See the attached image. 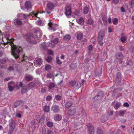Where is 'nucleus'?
<instances>
[{"label": "nucleus", "mask_w": 134, "mask_h": 134, "mask_svg": "<svg viewBox=\"0 0 134 134\" xmlns=\"http://www.w3.org/2000/svg\"><path fill=\"white\" fill-rule=\"evenodd\" d=\"M13 68L12 66H10L8 69V70L10 71L13 70Z\"/></svg>", "instance_id": "obj_59"}, {"label": "nucleus", "mask_w": 134, "mask_h": 134, "mask_svg": "<svg viewBox=\"0 0 134 134\" xmlns=\"http://www.w3.org/2000/svg\"><path fill=\"white\" fill-rule=\"evenodd\" d=\"M27 91V90L26 89H25V88H23V89L21 91V92L22 93H26V92Z\"/></svg>", "instance_id": "obj_52"}, {"label": "nucleus", "mask_w": 134, "mask_h": 134, "mask_svg": "<svg viewBox=\"0 0 134 134\" xmlns=\"http://www.w3.org/2000/svg\"><path fill=\"white\" fill-rule=\"evenodd\" d=\"M48 25L49 30L50 31L52 30L54 31L57 29L58 26V25L53 23L50 21H49V22L48 23Z\"/></svg>", "instance_id": "obj_3"}, {"label": "nucleus", "mask_w": 134, "mask_h": 134, "mask_svg": "<svg viewBox=\"0 0 134 134\" xmlns=\"http://www.w3.org/2000/svg\"><path fill=\"white\" fill-rule=\"evenodd\" d=\"M61 99L59 95H57L55 96V99L57 100H59Z\"/></svg>", "instance_id": "obj_43"}, {"label": "nucleus", "mask_w": 134, "mask_h": 134, "mask_svg": "<svg viewBox=\"0 0 134 134\" xmlns=\"http://www.w3.org/2000/svg\"><path fill=\"white\" fill-rule=\"evenodd\" d=\"M121 105V104L119 102H118L116 104L115 108L116 109H117Z\"/></svg>", "instance_id": "obj_41"}, {"label": "nucleus", "mask_w": 134, "mask_h": 134, "mask_svg": "<svg viewBox=\"0 0 134 134\" xmlns=\"http://www.w3.org/2000/svg\"><path fill=\"white\" fill-rule=\"evenodd\" d=\"M54 132L51 130H49L47 131L48 134H54Z\"/></svg>", "instance_id": "obj_46"}, {"label": "nucleus", "mask_w": 134, "mask_h": 134, "mask_svg": "<svg viewBox=\"0 0 134 134\" xmlns=\"http://www.w3.org/2000/svg\"><path fill=\"white\" fill-rule=\"evenodd\" d=\"M108 31L109 32H112V30L110 27H109L108 28Z\"/></svg>", "instance_id": "obj_61"}, {"label": "nucleus", "mask_w": 134, "mask_h": 134, "mask_svg": "<svg viewBox=\"0 0 134 134\" xmlns=\"http://www.w3.org/2000/svg\"><path fill=\"white\" fill-rule=\"evenodd\" d=\"M42 35V34L40 32H38L37 33L36 36H34V38L37 40H39L40 38Z\"/></svg>", "instance_id": "obj_20"}, {"label": "nucleus", "mask_w": 134, "mask_h": 134, "mask_svg": "<svg viewBox=\"0 0 134 134\" xmlns=\"http://www.w3.org/2000/svg\"><path fill=\"white\" fill-rule=\"evenodd\" d=\"M121 10L122 12H125V11L124 8L122 7H121Z\"/></svg>", "instance_id": "obj_60"}, {"label": "nucleus", "mask_w": 134, "mask_h": 134, "mask_svg": "<svg viewBox=\"0 0 134 134\" xmlns=\"http://www.w3.org/2000/svg\"><path fill=\"white\" fill-rule=\"evenodd\" d=\"M58 39L57 38L54 39L52 41H51V43H44L42 44V46L43 48H44L45 47H50L52 48H53L59 42Z\"/></svg>", "instance_id": "obj_2"}, {"label": "nucleus", "mask_w": 134, "mask_h": 134, "mask_svg": "<svg viewBox=\"0 0 134 134\" xmlns=\"http://www.w3.org/2000/svg\"><path fill=\"white\" fill-rule=\"evenodd\" d=\"M71 7L70 6H68L65 7V14L68 17H69L71 15L72 10H71Z\"/></svg>", "instance_id": "obj_6"}, {"label": "nucleus", "mask_w": 134, "mask_h": 134, "mask_svg": "<svg viewBox=\"0 0 134 134\" xmlns=\"http://www.w3.org/2000/svg\"><path fill=\"white\" fill-rule=\"evenodd\" d=\"M52 97L51 96H48L46 97V100L47 101H50L52 99Z\"/></svg>", "instance_id": "obj_47"}, {"label": "nucleus", "mask_w": 134, "mask_h": 134, "mask_svg": "<svg viewBox=\"0 0 134 134\" xmlns=\"http://www.w3.org/2000/svg\"><path fill=\"white\" fill-rule=\"evenodd\" d=\"M120 0H113V3L115 4H118Z\"/></svg>", "instance_id": "obj_50"}, {"label": "nucleus", "mask_w": 134, "mask_h": 134, "mask_svg": "<svg viewBox=\"0 0 134 134\" xmlns=\"http://www.w3.org/2000/svg\"><path fill=\"white\" fill-rule=\"evenodd\" d=\"M27 41L30 44H35L37 42L35 41H33V38L31 36L30 37H29L27 39Z\"/></svg>", "instance_id": "obj_15"}, {"label": "nucleus", "mask_w": 134, "mask_h": 134, "mask_svg": "<svg viewBox=\"0 0 134 134\" xmlns=\"http://www.w3.org/2000/svg\"><path fill=\"white\" fill-rule=\"evenodd\" d=\"M30 15L32 16V17H35V19H36V18H38L39 19L42 18L41 17H40V15H41V13L39 12H34L31 13Z\"/></svg>", "instance_id": "obj_8"}, {"label": "nucleus", "mask_w": 134, "mask_h": 134, "mask_svg": "<svg viewBox=\"0 0 134 134\" xmlns=\"http://www.w3.org/2000/svg\"><path fill=\"white\" fill-rule=\"evenodd\" d=\"M107 16L105 15H104L102 17L104 23L105 24H107Z\"/></svg>", "instance_id": "obj_29"}, {"label": "nucleus", "mask_w": 134, "mask_h": 134, "mask_svg": "<svg viewBox=\"0 0 134 134\" xmlns=\"http://www.w3.org/2000/svg\"><path fill=\"white\" fill-rule=\"evenodd\" d=\"M40 84V82H38L37 83L36 82V84H35V83L33 82H30L28 85V86L29 87H32L34 86H36L37 87H39V85Z\"/></svg>", "instance_id": "obj_17"}, {"label": "nucleus", "mask_w": 134, "mask_h": 134, "mask_svg": "<svg viewBox=\"0 0 134 134\" xmlns=\"http://www.w3.org/2000/svg\"><path fill=\"white\" fill-rule=\"evenodd\" d=\"M25 6L27 10L31 9L32 7L31 3L29 1H27L25 4Z\"/></svg>", "instance_id": "obj_11"}, {"label": "nucleus", "mask_w": 134, "mask_h": 134, "mask_svg": "<svg viewBox=\"0 0 134 134\" xmlns=\"http://www.w3.org/2000/svg\"><path fill=\"white\" fill-rule=\"evenodd\" d=\"M74 84V85H72V86H74L75 88L76 89H78L81 86V84L79 83L76 82L75 81H71V83Z\"/></svg>", "instance_id": "obj_13"}, {"label": "nucleus", "mask_w": 134, "mask_h": 134, "mask_svg": "<svg viewBox=\"0 0 134 134\" xmlns=\"http://www.w3.org/2000/svg\"><path fill=\"white\" fill-rule=\"evenodd\" d=\"M83 37V34L81 33L78 32L76 34V37L77 39L81 40L82 38Z\"/></svg>", "instance_id": "obj_22"}, {"label": "nucleus", "mask_w": 134, "mask_h": 134, "mask_svg": "<svg viewBox=\"0 0 134 134\" xmlns=\"http://www.w3.org/2000/svg\"><path fill=\"white\" fill-rule=\"evenodd\" d=\"M9 34H3L2 35V40L3 42L4 41L5 39L7 40L6 42H4V45L6 44H9L12 48V54L16 59L19 57V53L21 52V48L19 46L14 45L13 43L14 40L13 39H9Z\"/></svg>", "instance_id": "obj_1"}, {"label": "nucleus", "mask_w": 134, "mask_h": 134, "mask_svg": "<svg viewBox=\"0 0 134 134\" xmlns=\"http://www.w3.org/2000/svg\"><path fill=\"white\" fill-rule=\"evenodd\" d=\"M46 5L47 9L51 11H52L57 6V5L55 3H53L51 2H48L47 3Z\"/></svg>", "instance_id": "obj_4"}, {"label": "nucleus", "mask_w": 134, "mask_h": 134, "mask_svg": "<svg viewBox=\"0 0 134 134\" xmlns=\"http://www.w3.org/2000/svg\"><path fill=\"white\" fill-rule=\"evenodd\" d=\"M45 21L44 20H40L38 21V24L40 26H43L45 24Z\"/></svg>", "instance_id": "obj_24"}, {"label": "nucleus", "mask_w": 134, "mask_h": 134, "mask_svg": "<svg viewBox=\"0 0 134 134\" xmlns=\"http://www.w3.org/2000/svg\"><path fill=\"white\" fill-rule=\"evenodd\" d=\"M104 36V31L102 30L100 31L98 35V41L99 42L101 41L102 40H103Z\"/></svg>", "instance_id": "obj_9"}, {"label": "nucleus", "mask_w": 134, "mask_h": 134, "mask_svg": "<svg viewBox=\"0 0 134 134\" xmlns=\"http://www.w3.org/2000/svg\"><path fill=\"white\" fill-rule=\"evenodd\" d=\"M71 38V36L70 35H67L64 36V39L67 41H69Z\"/></svg>", "instance_id": "obj_31"}, {"label": "nucleus", "mask_w": 134, "mask_h": 134, "mask_svg": "<svg viewBox=\"0 0 134 134\" xmlns=\"http://www.w3.org/2000/svg\"><path fill=\"white\" fill-rule=\"evenodd\" d=\"M52 57L50 56H49L47 57V61L48 62H49L51 61Z\"/></svg>", "instance_id": "obj_44"}, {"label": "nucleus", "mask_w": 134, "mask_h": 134, "mask_svg": "<svg viewBox=\"0 0 134 134\" xmlns=\"http://www.w3.org/2000/svg\"><path fill=\"white\" fill-rule=\"evenodd\" d=\"M87 127L89 134H94V129L93 126L91 124H88Z\"/></svg>", "instance_id": "obj_7"}, {"label": "nucleus", "mask_w": 134, "mask_h": 134, "mask_svg": "<svg viewBox=\"0 0 134 134\" xmlns=\"http://www.w3.org/2000/svg\"><path fill=\"white\" fill-rule=\"evenodd\" d=\"M55 86V85L54 83L51 82L49 85V89H51L52 88H54Z\"/></svg>", "instance_id": "obj_36"}, {"label": "nucleus", "mask_w": 134, "mask_h": 134, "mask_svg": "<svg viewBox=\"0 0 134 134\" xmlns=\"http://www.w3.org/2000/svg\"><path fill=\"white\" fill-rule=\"evenodd\" d=\"M118 19L116 18H114L113 21V24L115 25H116L118 24Z\"/></svg>", "instance_id": "obj_39"}, {"label": "nucleus", "mask_w": 134, "mask_h": 134, "mask_svg": "<svg viewBox=\"0 0 134 134\" xmlns=\"http://www.w3.org/2000/svg\"><path fill=\"white\" fill-rule=\"evenodd\" d=\"M87 23L89 25L92 24L93 23V21L92 19H89L87 21Z\"/></svg>", "instance_id": "obj_32"}, {"label": "nucleus", "mask_w": 134, "mask_h": 134, "mask_svg": "<svg viewBox=\"0 0 134 134\" xmlns=\"http://www.w3.org/2000/svg\"><path fill=\"white\" fill-rule=\"evenodd\" d=\"M16 116L19 118H20L21 117V114L20 113H17L16 114Z\"/></svg>", "instance_id": "obj_54"}, {"label": "nucleus", "mask_w": 134, "mask_h": 134, "mask_svg": "<svg viewBox=\"0 0 134 134\" xmlns=\"http://www.w3.org/2000/svg\"><path fill=\"white\" fill-rule=\"evenodd\" d=\"M76 112V110L75 109H70L68 110V114L69 115L72 116L75 114Z\"/></svg>", "instance_id": "obj_16"}, {"label": "nucleus", "mask_w": 134, "mask_h": 134, "mask_svg": "<svg viewBox=\"0 0 134 134\" xmlns=\"http://www.w3.org/2000/svg\"><path fill=\"white\" fill-rule=\"evenodd\" d=\"M88 48V49L89 51H92L93 49V47L91 45H89Z\"/></svg>", "instance_id": "obj_51"}, {"label": "nucleus", "mask_w": 134, "mask_h": 134, "mask_svg": "<svg viewBox=\"0 0 134 134\" xmlns=\"http://www.w3.org/2000/svg\"><path fill=\"white\" fill-rule=\"evenodd\" d=\"M71 105V103L69 102H67L65 104V106L67 108H69Z\"/></svg>", "instance_id": "obj_34"}, {"label": "nucleus", "mask_w": 134, "mask_h": 134, "mask_svg": "<svg viewBox=\"0 0 134 134\" xmlns=\"http://www.w3.org/2000/svg\"><path fill=\"white\" fill-rule=\"evenodd\" d=\"M52 68V67L49 64H47L45 67V69L46 71L50 70Z\"/></svg>", "instance_id": "obj_25"}, {"label": "nucleus", "mask_w": 134, "mask_h": 134, "mask_svg": "<svg viewBox=\"0 0 134 134\" xmlns=\"http://www.w3.org/2000/svg\"><path fill=\"white\" fill-rule=\"evenodd\" d=\"M88 10L89 9L87 7H85L83 9V13L85 14H87L88 11Z\"/></svg>", "instance_id": "obj_33"}, {"label": "nucleus", "mask_w": 134, "mask_h": 134, "mask_svg": "<svg viewBox=\"0 0 134 134\" xmlns=\"http://www.w3.org/2000/svg\"><path fill=\"white\" fill-rule=\"evenodd\" d=\"M43 61L40 58L36 59V60L35 61V65L37 66L38 65H40L42 64Z\"/></svg>", "instance_id": "obj_14"}, {"label": "nucleus", "mask_w": 134, "mask_h": 134, "mask_svg": "<svg viewBox=\"0 0 134 134\" xmlns=\"http://www.w3.org/2000/svg\"><path fill=\"white\" fill-rule=\"evenodd\" d=\"M119 115L120 116H123L125 112L124 110L120 111L119 112Z\"/></svg>", "instance_id": "obj_49"}, {"label": "nucleus", "mask_w": 134, "mask_h": 134, "mask_svg": "<svg viewBox=\"0 0 134 134\" xmlns=\"http://www.w3.org/2000/svg\"><path fill=\"white\" fill-rule=\"evenodd\" d=\"M18 15L21 17L22 16L23 17L22 18L26 19L29 16V15L27 14H23V15L21 14H19Z\"/></svg>", "instance_id": "obj_28"}, {"label": "nucleus", "mask_w": 134, "mask_h": 134, "mask_svg": "<svg viewBox=\"0 0 134 134\" xmlns=\"http://www.w3.org/2000/svg\"><path fill=\"white\" fill-rule=\"evenodd\" d=\"M53 76V74L51 73L48 74L47 75V77L49 78H51Z\"/></svg>", "instance_id": "obj_42"}, {"label": "nucleus", "mask_w": 134, "mask_h": 134, "mask_svg": "<svg viewBox=\"0 0 134 134\" xmlns=\"http://www.w3.org/2000/svg\"><path fill=\"white\" fill-rule=\"evenodd\" d=\"M97 134H104V133L101 129L99 128H98L97 129Z\"/></svg>", "instance_id": "obj_26"}, {"label": "nucleus", "mask_w": 134, "mask_h": 134, "mask_svg": "<svg viewBox=\"0 0 134 134\" xmlns=\"http://www.w3.org/2000/svg\"><path fill=\"white\" fill-rule=\"evenodd\" d=\"M62 116L60 115H56L54 118V120L56 121H59L62 119Z\"/></svg>", "instance_id": "obj_21"}, {"label": "nucleus", "mask_w": 134, "mask_h": 134, "mask_svg": "<svg viewBox=\"0 0 134 134\" xmlns=\"http://www.w3.org/2000/svg\"><path fill=\"white\" fill-rule=\"evenodd\" d=\"M22 85V83L21 82H20L19 83V86H18V85L17 84L15 86V87H16L17 88H19L20 87H21Z\"/></svg>", "instance_id": "obj_48"}, {"label": "nucleus", "mask_w": 134, "mask_h": 134, "mask_svg": "<svg viewBox=\"0 0 134 134\" xmlns=\"http://www.w3.org/2000/svg\"><path fill=\"white\" fill-rule=\"evenodd\" d=\"M46 91V89L44 88V90L42 89L41 91L42 93H44Z\"/></svg>", "instance_id": "obj_64"}, {"label": "nucleus", "mask_w": 134, "mask_h": 134, "mask_svg": "<svg viewBox=\"0 0 134 134\" xmlns=\"http://www.w3.org/2000/svg\"><path fill=\"white\" fill-rule=\"evenodd\" d=\"M0 62L2 64H4L5 63V60L4 59H0Z\"/></svg>", "instance_id": "obj_55"}, {"label": "nucleus", "mask_w": 134, "mask_h": 134, "mask_svg": "<svg viewBox=\"0 0 134 134\" xmlns=\"http://www.w3.org/2000/svg\"><path fill=\"white\" fill-rule=\"evenodd\" d=\"M50 109V108L49 106L47 105H45L44 108V111L46 112H49Z\"/></svg>", "instance_id": "obj_27"}, {"label": "nucleus", "mask_w": 134, "mask_h": 134, "mask_svg": "<svg viewBox=\"0 0 134 134\" xmlns=\"http://www.w3.org/2000/svg\"><path fill=\"white\" fill-rule=\"evenodd\" d=\"M33 77L30 75L28 76H26V79L27 80L29 81L32 79Z\"/></svg>", "instance_id": "obj_38"}, {"label": "nucleus", "mask_w": 134, "mask_h": 134, "mask_svg": "<svg viewBox=\"0 0 134 134\" xmlns=\"http://www.w3.org/2000/svg\"><path fill=\"white\" fill-rule=\"evenodd\" d=\"M127 37L123 36L121 37V40L122 42L123 43H125L126 40H127Z\"/></svg>", "instance_id": "obj_30"}, {"label": "nucleus", "mask_w": 134, "mask_h": 134, "mask_svg": "<svg viewBox=\"0 0 134 134\" xmlns=\"http://www.w3.org/2000/svg\"><path fill=\"white\" fill-rule=\"evenodd\" d=\"M116 58L118 59H121L123 57V55L122 54L120 53H117L115 55Z\"/></svg>", "instance_id": "obj_23"}, {"label": "nucleus", "mask_w": 134, "mask_h": 134, "mask_svg": "<svg viewBox=\"0 0 134 134\" xmlns=\"http://www.w3.org/2000/svg\"><path fill=\"white\" fill-rule=\"evenodd\" d=\"M132 133H134V125L133 126L132 129L131 130Z\"/></svg>", "instance_id": "obj_62"}, {"label": "nucleus", "mask_w": 134, "mask_h": 134, "mask_svg": "<svg viewBox=\"0 0 134 134\" xmlns=\"http://www.w3.org/2000/svg\"><path fill=\"white\" fill-rule=\"evenodd\" d=\"M124 107H128L129 106V105L127 103H125L123 104Z\"/></svg>", "instance_id": "obj_56"}, {"label": "nucleus", "mask_w": 134, "mask_h": 134, "mask_svg": "<svg viewBox=\"0 0 134 134\" xmlns=\"http://www.w3.org/2000/svg\"><path fill=\"white\" fill-rule=\"evenodd\" d=\"M15 123L13 120H12L9 124V134H12L15 128Z\"/></svg>", "instance_id": "obj_5"}, {"label": "nucleus", "mask_w": 134, "mask_h": 134, "mask_svg": "<svg viewBox=\"0 0 134 134\" xmlns=\"http://www.w3.org/2000/svg\"><path fill=\"white\" fill-rule=\"evenodd\" d=\"M48 54H53V52L50 50H48Z\"/></svg>", "instance_id": "obj_57"}, {"label": "nucleus", "mask_w": 134, "mask_h": 134, "mask_svg": "<svg viewBox=\"0 0 134 134\" xmlns=\"http://www.w3.org/2000/svg\"><path fill=\"white\" fill-rule=\"evenodd\" d=\"M72 16L74 18H77L80 15V12L75 9L72 10L71 14Z\"/></svg>", "instance_id": "obj_10"}, {"label": "nucleus", "mask_w": 134, "mask_h": 134, "mask_svg": "<svg viewBox=\"0 0 134 134\" xmlns=\"http://www.w3.org/2000/svg\"><path fill=\"white\" fill-rule=\"evenodd\" d=\"M77 22L79 24L82 25L84 22V20L81 17L76 19Z\"/></svg>", "instance_id": "obj_18"}, {"label": "nucleus", "mask_w": 134, "mask_h": 134, "mask_svg": "<svg viewBox=\"0 0 134 134\" xmlns=\"http://www.w3.org/2000/svg\"><path fill=\"white\" fill-rule=\"evenodd\" d=\"M40 120L41 118H40L39 116H38L37 117L36 120H37V122L38 123H39L40 122Z\"/></svg>", "instance_id": "obj_53"}, {"label": "nucleus", "mask_w": 134, "mask_h": 134, "mask_svg": "<svg viewBox=\"0 0 134 134\" xmlns=\"http://www.w3.org/2000/svg\"><path fill=\"white\" fill-rule=\"evenodd\" d=\"M47 125L49 127H52L53 126V123L50 121L48 122L47 123Z\"/></svg>", "instance_id": "obj_35"}, {"label": "nucleus", "mask_w": 134, "mask_h": 134, "mask_svg": "<svg viewBox=\"0 0 134 134\" xmlns=\"http://www.w3.org/2000/svg\"><path fill=\"white\" fill-rule=\"evenodd\" d=\"M15 24L18 25H20L22 24V22L20 20H18L15 21Z\"/></svg>", "instance_id": "obj_40"}, {"label": "nucleus", "mask_w": 134, "mask_h": 134, "mask_svg": "<svg viewBox=\"0 0 134 134\" xmlns=\"http://www.w3.org/2000/svg\"><path fill=\"white\" fill-rule=\"evenodd\" d=\"M46 129L45 127H43L42 129V134H46Z\"/></svg>", "instance_id": "obj_45"}, {"label": "nucleus", "mask_w": 134, "mask_h": 134, "mask_svg": "<svg viewBox=\"0 0 134 134\" xmlns=\"http://www.w3.org/2000/svg\"><path fill=\"white\" fill-rule=\"evenodd\" d=\"M56 59L57 63L59 64L60 65L62 64V62L61 61L58 57H56Z\"/></svg>", "instance_id": "obj_37"}, {"label": "nucleus", "mask_w": 134, "mask_h": 134, "mask_svg": "<svg viewBox=\"0 0 134 134\" xmlns=\"http://www.w3.org/2000/svg\"><path fill=\"white\" fill-rule=\"evenodd\" d=\"M52 109L54 112L57 113L59 110V107L57 105L54 106L52 107Z\"/></svg>", "instance_id": "obj_19"}, {"label": "nucleus", "mask_w": 134, "mask_h": 134, "mask_svg": "<svg viewBox=\"0 0 134 134\" xmlns=\"http://www.w3.org/2000/svg\"><path fill=\"white\" fill-rule=\"evenodd\" d=\"M54 35V34H52L51 35L49 36V37L51 39L52 38H53V37Z\"/></svg>", "instance_id": "obj_63"}, {"label": "nucleus", "mask_w": 134, "mask_h": 134, "mask_svg": "<svg viewBox=\"0 0 134 134\" xmlns=\"http://www.w3.org/2000/svg\"><path fill=\"white\" fill-rule=\"evenodd\" d=\"M108 22H107V23H109V24H110L111 23V19L110 18H109L108 19Z\"/></svg>", "instance_id": "obj_58"}, {"label": "nucleus", "mask_w": 134, "mask_h": 134, "mask_svg": "<svg viewBox=\"0 0 134 134\" xmlns=\"http://www.w3.org/2000/svg\"><path fill=\"white\" fill-rule=\"evenodd\" d=\"M14 85L13 82L11 81L8 83V87L9 90L10 91H12L13 90V86Z\"/></svg>", "instance_id": "obj_12"}]
</instances>
